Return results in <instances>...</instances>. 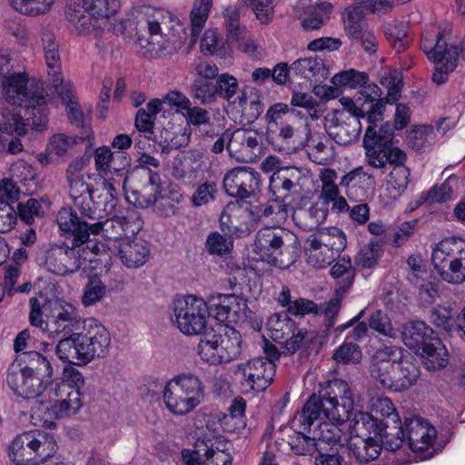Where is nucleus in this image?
<instances>
[{
  "mask_svg": "<svg viewBox=\"0 0 465 465\" xmlns=\"http://www.w3.org/2000/svg\"><path fill=\"white\" fill-rule=\"evenodd\" d=\"M322 397L328 404L323 409L327 420L338 424L349 422V429L357 438H375L380 440L382 420L378 416L354 409V397L349 384L340 379L330 381L322 388Z\"/></svg>",
  "mask_w": 465,
  "mask_h": 465,
  "instance_id": "1",
  "label": "nucleus"
},
{
  "mask_svg": "<svg viewBox=\"0 0 465 465\" xmlns=\"http://www.w3.org/2000/svg\"><path fill=\"white\" fill-rule=\"evenodd\" d=\"M110 343L111 337L106 328L90 323L84 331L61 338L55 346V354L64 362L86 365L96 357H104Z\"/></svg>",
  "mask_w": 465,
  "mask_h": 465,
  "instance_id": "2",
  "label": "nucleus"
},
{
  "mask_svg": "<svg viewBox=\"0 0 465 465\" xmlns=\"http://www.w3.org/2000/svg\"><path fill=\"white\" fill-rule=\"evenodd\" d=\"M325 397H322V389L319 392L312 393L304 403L302 411L297 413L294 418V425L298 426L299 430L294 436L290 438L289 445L291 450L296 455L312 456L318 453L325 445V440L315 434L309 436L312 426L320 428L322 420L327 419V413L323 409L328 408Z\"/></svg>",
  "mask_w": 465,
  "mask_h": 465,
  "instance_id": "3",
  "label": "nucleus"
},
{
  "mask_svg": "<svg viewBox=\"0 0 465 465\" xmlns=\"http://www.w3.org/2000/svg\"><path fill=\"white\" fill-rule=\"evenodd\" d=\"M300 245L298 237L290 231L264 227L256 233L253 251L262 261L285 268L295 262Z\"/></svg>",
  "mask_w": 465,
  "mask_h": 465,
  "instance_id": "4",
  "label": "nucleus"
},
{
  "mask_svg": "<svg viewBox=\"0 0 465 465\" xmlns=\"http://www.w3.org/2000/svg\"><path fill=\"white\" fill-rule=\"evenodd\" d=\"M80 218L72 207L62 208L56 215V223L61 232H75L76 241L84 242L90 234H102L104 238L116 241L125 236L129 228V219L124 215H114L104 222L88 223Z\"/></svg>",
  "mask_w": 465,
  "mask_h": 465,
  "instance_id": "5",
  "label": "nucleus"
},
{
  "mask_svg": "<svg viewBox=\"0 0 465 465\" xmlns=\"http://www.w3.org/2000/svg\"><path fill=\"white\" fill-rule=\"evenodd\" d=\"M394 127L390 122L381 124L379 130L369 125L363 137V147L367 163L373 168L383 170L387 164L394 167L405 165L407 155L393 145Z\"/></svg>",
  "mask_w": 465,
  "mask_h": 465,
  "instance_id": "6",
  "label": "nucleus"
},
{
  "mask_svg": "<svg viewBox=\"0 0 465 465\" xmlns=\"http://www.w3.org/2000/svg\"><path fill=\"white\" fill-rule=\"evenodd\" d=\"M163 397L172 413L183 416L201 403L204 397V386L197 375L180 373L166 383Z\"/></svg>",
  "mask_w": 465,
  "mask_h": 465,
  "instance_id": "7",
  "label": "nucleus"
},
{
  "mask_svg": "<svg viewBox=\"0 0 465 465\" xmlns=\"http://www.w3.org/2000/svg\"><path fill=\"white\" fill-rule=\"evenodd\" d=\"M57 444L53 435L30 430L16 436L9 447V457L15 465H40L54 457Z\"/></svg>",
  "mask_w": 465,
  "mask_h": 465,
  "instance_id": "8",
  "label": "nucleus"
},
{
  "mask_svg": "<svg viewBox=\"0 0 465 465\" xmlns=\"http://www.w3.org/2000/svg\"><path fill=\"white\" fill-rule=\"evenodd\" d=\"M420 49L427 58L437 64L431 79L437 84H445L449 73L458 64L459 53L455 45H449L444 32L435 26L427 28L421 35Z\"/></svg>",
  "mask_w": 465,
  "mask_h": 465,
  "instance_id": "9",
  "label": "nucleus"
},
{
  "mask_svg": "<svg viewBox=\"0 0 465 465\" xmlns=\"http://www.w3.org/2000/svg\"><path fill=\"white\" fill-rule=\"evenodd\" d=\"M299 114L282 103L274 104L267 110L266 136L275 150L283 152L289 149L295 133L299 130L297 120Z\"/></svg>",
  "mask_w": 465,
  "mask_h": 465,
  "instance_id": "10",
  "label": "nucleus"
},
{
  "mask_svg": "<svg viewBox=\"0 0 465 465\" xmlns=\"http://www.w3.org/2000/svg\"><path fill=\"white\" fill-rule=\"evenodd\" d=\"M43 312L46 320L44 322L43 331L48 333L51 338L63 335L68 337L72 333H77L83 321L77 309L60 300L47 301L43 304Z\"/></svg>",
  "mask_w": 465,
  "mask_h": 465,
  "instance_id": "11",
  "label": "nucleus"
},
{
  "mask_svg": "<svg viewBox=\"0 0 465 465\" xmlns=\"http://www.w3.org/2000/svg\"><path fill=\"white\" fill-rule=\"evenodd\" d=\"M173 311L177 328L183 333L196 335L208 330V304L203 299L193 295L177 298L173 301Z\"/></svg>",
  "mask_w": 465,
  "mask_h": 465,
  "instance_id": "12",
  "label": "nucleus"
},
{
  "mask_svg": "<svg viewBox=\"0 0 465 465\" xmlns=\"http://www.w3.org/2000/svg\"><path fill=\"white\" fill-rule=\"evenodd\" d=\"M151 38L160 35L163 43L158 42L160 50L165 54H172L181 49L188 38V33L183 24L169 12L158 11L157 16L147 21Z\"/></svg>",
  "mask_w": 465,
  "mask_h": 465,
  "instance_id": "13",
  "label": "nucleus"
},
{
  "mask_svg": "<svg viewBox=\"0 0 465 465\" xmlns=\"http://www.w3.org/2000/svg\"><path fill=\"white\" fill-rule=\"evenodd\" d=\"M72 237V245L56 246L51 249L46 257V266L57 275L71 274L78 270L91 258L86 257V251L82 247L84 242L76 241L75 232H62Z\"/></svg>",
  "mask_w": 465,
  "mask_h": 465,
  "instance_id": "14",
  "label": "nucleus"
},
{
  "mask_svg": "<svg viewBox=\"0 0 465 465\" xmlns=\"http://www.w3.org/2000/svg\"><path fill=\"white\" fill-rule=\"evenodd\" d=\"M406 442L409 448L419 455L421 460L434 456V442L437 437L436 429L425 419L419 416L405 417Z\"/></svg>",
  "mask_w": 465,
  "mask_h": 465,
  "instance_id": "15",
  "label": "nucleus"
},
{
  "mask_svg": "<svg viewBox=\"0 0 465 465\" xmlns=\"http://www.w3.org/2000/svg\"><path fill=\"white\" fill-rule=\"evenodd\" d=\"M302 173L299 168L288 166L272 173L269 183V196L276 197L279 203H286L296 208L301 194Z\"/></svg>",
  "mask_w": 465,
  "mask_h": 465,
  "instance_id": "16",
  "label": "nucleus"
},
{
  "mask_svg": "<svg viewBox=\"0 0 465 465\" xmlns=\"http://www.w3.org/2000/svg\"><path fill=\"white\" fill-rule=\"evenodd\" d=\"M276 365L262 357H257L240 363L236 373L242 377L241 385L244 392L264 391L273 381Z\"/></svg>",
  "mask_w": 465,
  "mask_h": 465,
  "instance_id": "17",
  "label": "nucleus"
},
{
  "mask_svg": "<svg viewBox=\"0 0 465 465\" xmlns=\"http://www.w3.org/2000/svg\"><path fill=\"white\" fill-rule=\"evenodd\" d=\"M5 381L14 394L24 399H35L45 389V381L40 376L32 374L15 361L6 371Z\"/></svg>",
  "mask_w": 465,
  "mask_h": 465,
  "instance_id": "18",
  "label": "nucleus"
},
{
  "mask_svg": "<svg viewBox=\"0 0 465 465\" xmlns=\"http://www.w3.org/2000/svg\"><path fill=\"white\" fill-rule=\"evenodd\" d=\"M260 176L252 168L236 167L226 173L223 186L227 195L244 200L253 196L258 190Z\"/></svg>",
  "mask_w": 465,
  "mask_h": 465,
  "instance_id": "19",
  "label": "nucleus"
},
{
  "mask_svg": "<svg viewBox=\"0 0 465 465\" xmlns=\"http://www.w3.org/2000/svg\"><path fill=\"white\" fill-rule=\"evenodd\" d=\"M54 88L61 98L63 104L65 105L69 122L81 130L79 140L82 142L85 140L90 142V139L93 136L90 115L91 110H88L86 114H84L81 105L74 95L72 84L70 82H64L62 84L54 86Z\"/></svg>",
  "mask_w": 465,
  "mask_h": 465,
  "instance_id": "20",
  "label": "nucleus"
},
{
  "mask_svg": "<svg viewBox=\"0 0 465 465\" xmlns=\"http://www.w3.org/2000/svg\"><path fill=\"white\" fill-rule=\"evenodd\" d=\"M401 348L385 347L376 351L371 366V375L383 388L395 391L396 363Z\"/></svg>",
  "mask_w": 465,
  "mask_h": 465,
  "instance_id": "21",
  "label": "nucleus"
},
{
  "mask_svg": "<svg viewBox=\"0 0 465 465\" xmlns=\"http://www.w3.org/2000/svg\"><path fill=\"white\" fill-rule=\"evenodd\" d=\"M44 90L39 84H28V77L24 73L13 74L3 81V94L12 105H26L32 98Z\"/></svg>",
  "mask_w": 465,
  "mask_h": 465,
  "instance_id": "22",
  "label": "nucleus"
},
{
  "mask_svg": "<svg viewBox=\"0 0 465 465\" xmlns=\"http://www.w3.org/2000/svg\"><path fill=\"white\" fill-rule=\"evenodd\" d=\"M226 136H230V142H227L226 149L231 156L245 160V156L251 159L253 155H256V153H261L262 136L256 130L238 128L232 131L227 129Z\"/></svg>",
  "mask_w": 465,
  "mask_h": 465,
  "instance_id": "23",
  "label": "nucleus"
},
{
  "mask_svg": "<svg viewBox=\"0 0 465 465\" xmlns=\"http://www.w3.org/2000/svg\"><path fill=\"white\" fill-rule=\"evenodd\" d=\"M325 129L336 143L349 145L359 138L361 124L358 117L347 116L344 112H335Z\"/></svg>",
  "mask_w": 465,
  "mask_h": 465,
  "instance_id": "24",
  "label": "nucleus"
},
{
  "mask_svg": "<svg viewBox=\"0 0 465 465\" xmlns=\"http://www.w3.org/2000/svg\"><path fill=\"white\" fill-rule=\"evenodd\" d=\"M347 116L366 118L370 125H374L383 120L384 105L381 101L374 102L360 95L356 99L341 97L340 100Z\"/></svg>",
  "mask_w": 465,
  "mask_h": 465,
  "instance_id": "25",
  "label": "nucleus"
},
{
  "mask_svg": "<svg viewBox=\"0 0 465 465\" xmlns=\"http://www.w3.org/2000/svg\"><path fill=\"white\" fill-rule=\"evenodd\" d=\"M69 195L74 207L80 212V218L95 219L96 203L94 201V191L84 181V176L67 178Z\"/></svg>",
  "mask_w": 465,
  "mask_h": 465,
  "instance_id": "26",
  "label": "nucleus"
},
{
  "mask_svg": "<svg viewBox=\"0 0 465 465\" xmlns=\"http://www.w3.org/2000/svg\"><path fill=\"white\" fill-rule=\"evenodd\" d=\"M465 250V240L449 237L441 240L432 251L431 261L439 274L447 271L450 263H453Z\"/></svg>",
  "mask_w": 465,
  "mask_h": 465,
  "instance_id": "27",
  "label": "nucleus"
},
{
  "mask_svg": "<svg viewBox=\"0 0 465 465\" xmlns=\"http://www.w3.org/2000/svg\"><path fill=\"white\" fill-rule=\"evenodd\" d=\"M216 333L220 353L224 362L235 360L242 351V336L234 328L227 324L216 323L212 327Z\"/></svg>",
  "mask_w": 465,
  "mask_h": 465,
  "instance_id": "28",
  "label": "nucleus"
},
{
  "mask_svg": "<svg viewBox=\"0 0 465 465\" xmlns=\"http://www.w3.org/2000/svg\"><path fill=\"white\" fill-rule=\"evenodd\" d=\"M52 357L37 351H28L16 355L14 360L19 365L47 382L54 376Z\"/></svg>",
  "mask_w": 465,
  "mask_h": 465,
  "instance_id": "29",
  "label": "nucleus"
},
{
  "mask_svg": "<svg viewBox=\"0 0 465 465\" xmlns=\"http://www.w3.org/2000/svg\"><path fill=\"white\" fill-rule=\"evenodd\" d=\"M438 338L437 333L425 322L411 321L406 322L401 331L403 343L411 350H420L432 339Z\"/></svg>",
  "mask_w": 465,
  "mask_h": 465,
  "instance_id": "30",
  "label": "nucleus"
},
{
  "mask_svg": "<svg viewBox=\"0 0 465 465\" xmlns=\"http://www.w3.org/2000/svg\"><path fill=\"white\" fill-rule=\"evenodd\" d=\"M383 446L375 438H356L346 444L348 456L360 464H368L379 458Z\"/></svg>",
  "mask_w": 465,
  "mask_h": 465,
  "instance_id": "31",
  "label": "nucleus"
},
{
  "mask_svg": "<svg viewBox=\"0 0 465 465\" xmlns=\"http://www.w3.org/2000/svg\"><path fill=\"white\" fill-rule=\"evenodd\" d=\"M395 391L408 390L415 384L420 375V370L417 360L410 353L407 355L398 354L396 371Z\"/></svg>",
  "mask_w": 465,
  "mask_h": 465,
  "instance_id": "32",
  "label": "nucleus"
},
{
  "mask_svg": "<svg viewBox=\"0 0 465 465\" xmlns=\"http://www.w3.org/2000/svg\"><path fill=\"white\" fill-rule=\"evenodd\" d=\"M43 50L48 75L53 86L64 83L61 72V60L59 54V45L54 35L51 33H43L42 35Z\"/></svg>",
  "mask_w": 465,
  "mask_h": 465,
  "instance_id": "33",
  "label": "nucleus"
},
{
  "mask_svg": "<svg viewBox=\"0 0 465 465\" xmlns=\"http://www.w3.org/2000/svg\"><path fill=\"white\" fill-rule=\"evenodd\" d=\"M460 311L451 307L437 305L429 311V321L437 329L449 336H457Z\"/></svg>",
  "mask_w": 465,
  "mask_h": 465,
  "instance_id": "34",
  "label": "nucleus"
},
{
  "mask_svg": "<svg viewBox=\"0 0 465 465\" xmlns=\"http://www.w3.org/2000/svg\"><path fill=\"white\" fill-rule=\"evenodd\" d=\"M407 430L405 420L401 421L400 416L397 420H382L380 443L386 450L396 451L406 442Z\"/></svg>",
  "mask_w": 465,
  "mask_h": 465,
  "instance_id": "35",
  "label": "nucleus"
},
{
  "mask_svg": "<svg viewBox=\"0 0 465 465\" xmlns=\"http://www.w3.org/2000/svg\"><path fill=\"white\" fill-rule=\"evenodd\" d=\"M291 68L292 74L310 81L320 82L325 80L329 74L323 59L318 55L300 58L291 64Z\"/></svg>",
  "mask_w": 465,
  "mask_h": 465,
  "instance_id": "36",
  "label": "nucleus"
},
{
  "mask_svg": "<svg viewBox=\"0 0 465 465\" xmlns=\"http://www.w3.org/2000/svg\"><path fill=\"white\" fill-rule=\"evenodd\" d=\"M150 254L146 242L127 241L120 244L119 257L128 268H137L143 265Z\"/></svg>",
  "mask_w": 465,
  "mask_h": 465,
  "instance_id": "37",
  "label": "nucleus"
},
{
  "mask_svg": "<svg viewBox=\"0 0 465 465\" xmlns=\"http://www.w3.org/2000/svg\"><path fill=\"white\" fill-rule=\"evenodd\" d=\"M46 94L45 90L32 98L25 107L27 121L32 127L37 131H42L46 127L48 123V109L46 105Z\"/></svg>",
  "mask_w": 465,
  "mask_h": 465,
  "instance_id": "38",
  "label": "nucleus"
},
{
  "mask_svg": "<svg viewBox=\"0 0 465 465\" xmlns=\"http://www.w3.org/2000/svg\"><path fill=\"white\" fill-rule=\"evenodd\" d=\"M215 337L216 333L211 327L201 333V339L197 346L200 358L212 365H219L224 362L221 357L218 340Z\"/></svg>",
  "mask_w": 465,
  "mask_h": 465,
  "instance_id": "39",
  "label": "nucleus"
},
{
  "mask_svg": "<svg viewBox=\"0 0 465 465\" xmlns=\"http://www.w3.org/2000/svg\"><path fill=\"white\" fill-rule=\"evenodd\" d=\"M426 367L430 370L443 368L448 363V351L438 337L423 346L420 351Z\"/></svg>",
  "mask_w": 465,
  "mask_h": 465,
  "instance_id": "40",
  "label": "nucleus"
},
{
  "mask_svg": "<svg viewBox=\"0 0 465 465\" xmlns=\"http://www.w3.org/2000/svg\"><path fill=\"white\" fill-rule=\"evenodd\" d=\"M194 192L191 196L193 207H202L216 200L219 193L218 183L213 178L200 180L193 184Z\"/></svg>",
  "mask_w": 465,
  "mask_h": 465,
  "instance_id": "41",
  "label": "nucleus"
},
{
  "mask_svg": "<svg viewBox=\"0 0 465 465\" xmlns=\"http://www.w3.org/2000/svg\"><path fill=\"white\" fill-rule=\"evenodd\" d=\"M213 0H195L190 14V42L194 45L209 17Z\"/></svg>",
  "mask_w": 465,
  "mask_h": 465,
  "instance_id": "42",
  "label": "nucleus"
},
{
  "mask_svg": "<svg viewBox=\"0 0 465 465\" xmlns=\"http://www.w3.org/2000/svg\"><path fill=\"white\" fill-rule=\"evenodd\" d=\"M236 301L235 294H222L218 293L216 296H213L208 304V314L207 316H213L218 322H226L231 314V306Z\"/></svg>",
  "mask_w": 465,
  "mask_h": 465,
  "instance_id": "43",
  "label": "nucleus"
},
{
  "mask_svg": "<svg viewBox=\"0 0 465 465\" xmlns=\"http://www.w3.org/2000/svg\"><path fill=\"white\" fill-rule=\"evenodd\" d=\"M291 337L286 339L284 342V354H294L296 351H301L303 353L307 351L312 343L316 339L317 335L313 331H307L306 329H298L295 326L293 331H290Z\"/></svg>",
  "mask_w": 465,
  "mask_h": 465,
  "instance_id": "44",
  "label": "nucleus"
},
{
  "mask_svg": "<svg viewBox=\"0 0 465 465\" xmlns=\"http://www.w3.org/2000/svg\"><path fill=\"white\" fill-rule=\"evenodd\" d=\"M223 25L226 29L227 43L243 38L247 28L241 23L240 10L236 5H229L223 11Z\"/></svg>",
  "mask_w": 465,
  "mask_h": 465,
  "instance_id": "45",
  "label": "nucleus"
},
{
  "mask_svg": "<svg viewBox=\"0 0 465 465\" xmlns=\"http://www.w3.org/2000/svg\"><path fill=\"white\" fill-rule=\"evenodd\" d=\"M369 82V74L351 68L335 74L331 78V83L336 87H344L349 89H357L365 87Z\"/></svg>",
  "mask_w": 465,
  "mask_h": 465,
  "instance_id": "46",
  "label": "nucleus"
},
{
  "mask_svg": "<svg viewBox=\"0 0 465 465\" xmlns=\"http://www.w3.org/2000/svg\"><path fill=\"white\" fill-rule=\"evenodd\" d=\"M344 28L347 35L351 38L362 37L364 32L365 11L358 4L345 10Z\"/></svg>",
  "mask_w": 465,
  "mask_h": 465,
  "instance_id": "47",
  "label": "nucleus"
},
{
  "mask_svg": "<svg viewBox=\"0 0 465 465\" xmlns=\"http://www.w3.org/2000/svg\"><path fill=\"white\" fill-rule=\"evenodd\" d=\"M74 4H82L95 19L110 17L120 7L119 0H74Z\"/></svg>",
  "mask_w": 465,
  "mask_h": 465,
  "instance_id": "48",
  "label": "nucleus"
},
{
  "mask_svg": "<svg viewBox=\"0 0 465 465\" xmlns=\"http://www.w3.org/2000/svg\"><path fill=\"white\" fill-rule=\"evenodd\" d=\"M65 16L69 23L73 25L79 33L87 32L91 27V18L93 15L88 10L84 9L82 4H74V0H71L66 10Z\"/></svg>",
  "mask_w": 465,
  "mask_h": 465,
  "instance_id": "49",
  "label": "nucleus"
},
{
  "mask_svg": "<svg viewBox=\"0 0 465 465\" xmlns=\"http://www.w3.org/2000/svg\"><path fill=\"white\" fill-rule=\"evenodd\" d=\"M382 254V243L378 240H371L360 250L355 257V262L358 266L370 269L377 264Z\"/></svg>",
  "mask_w": 465,
  "mask_h": 465,
  "instance_id": "50",
  "label": "nucleus"
},
{
  "mask_svg": "<svg viewBox=\"0 0 465 465\" xmlns=\"http://www.w3.org/2000/svg\"><path fill=\"white\" fill-rule=\"evenodd\" d=\"M215 81L205 78H196L191 85V95L202 104H210L217 97Z\"/></svg>",
  "mask_w": 465,
  "mask_h": 465,
  "instance_id": "51",
  "label": "nucleus"
},
{
  "mask_svg": "<svg viewBox=\"0 0 465 465\" xmlns=\"http://www.w3.org/2000/svg\"><path fill=\"white\" fill-rule=\"evenodd\" d=\"M433 141V127L420 125L411 129L407 135V143L413 150L420 152L430 146Z\"/></svg>",
  "mask_w": 465,
  "mask_h": 465,
  "instance_id": "52",
  "label": "nucleus"
},
{
  "mask_svg": "<svg viewBox=\"0 0 465 465\" xmlns=\"http://www.w3.org/2000/svg\"><path fill=\"white\" fill-rule=\"evenodd\" d=\"M238 103L242 108V117L252 124L256 121L263 112L264 105L260 100V96L256 94L255 98L248 102V97L245 93H242L233 102Z\"/></svg>",
  "mask_w": 465,
  "mask_h": 465,
  "instance_id": "53",
  "label": "nucleus"
},
{
  "mask_svg": "<svg viewBox=\"0 0 465 465\" xmlns=\"http://www.w3.org/2000/svg\"><path fill=\"white\" fill-rule=\"evenodd\" d=\"M384 35L398 53L404 51L409 45L410 39L403 24L390 23L384 25Z\"/></svg>",
  "mask_w": 465,
  "mask_h": 465,
  "instance_id": "54",
  "label": "nucleus"
},
{
  "mask_svg": "<svg viewBox=\"0 0 465 465\" xmlns=\"http://www.w3.org/2000/svg\"><path fill=\"white\" fill-rule=\"evenodd\" d=\"M233 242L225 234L211 232L206 239L205 248L210 254L223 256L231 252Z\"/></svg>",
  "mask_w": 465,
  "mask_h": 465,
  "instance_id": "55",
  "label": "nucleus"
},
{
  "mask_svg": "<svg viewBox=\"0 0 465 465\" xmlns=\"http://www.w3.org/2000/svg\"><path fill=\"white\" fill-rule=\"evenodd\" d=\"M50 391L54 392L56 397L66 400L69 406L75 413L83 406L81 389L68 387L66 384H49Z\"/></svg>",
  "mask_w": 465,
  "mask_h": 465,
  "instance_id": "56",
  "label": "nucleus"
},
{
  "mask_svg": "<svg viewBox=\"0 0 465 465\" xmlns=\"http://www.w3.org/2000/svg\"><path fill=\"white\" fill-rule=\"evenodd\" d=\"M259 219L264 217L269 218L273 215L280 219L286 218L290 210L295 208L292 205L283 203H279L276 197L269 196V200L265 204H261L256 207Z\"/></svg>",
  "mask_w": 465,
  "mask_h": 465,
  "instance_id": "57",
  "label": "nucleus"
},
{
  "mask_svg": "<svg viewBox=\"0 0 465 465\" xmlns=\"http://www.w3.org/2000/svg\"><path fill=\"white\" fill-rule=\"evenodd\" d=\"M267 325L274 339H282L284 335H289L291 331L295 329V322L288 317L286 313H274L269 317Z\"/></svg>",
  "mask_w": 465,
  "mask_h": 465,
  "instance_id": "58",
  "label": "nucleus"
},
{
  "mask_svg": "<svg viewBox=\"0 0 465 465\" xmlns=\"http://www.w3.org/2000/svg\"><path fill=\"white\" fill-rule=\"evenodd\" d=\"M17 217L27 225L34 223L35 218L44 216L45 211L41 203L34 198L28 199L25 203H18Z\"/></svg>",
  "mask_w": 465,
  "mask_h": 465,
  "instance_id": "59",
  "label": "nucleus"
},
{
  "mask_svg": "<svg viewBox=\"0 0 465 465\" xmlns=\"http://www.w3.org/2000/svg\"><path fill=\"white\" fill-rule=\"evenodd\" d=\"M217 96L230 102L239 90L238 80L228 73L221 74L215 79Z\"/></svg>",
  "mask_w": 465,
  "mask_h": 465,
  "instance_id": "60",
  "label": "nucleus"
},
{
  "mask_svg": "<svg viewBox=\"0 0 465 465\" xmlns=\"http://www.w3.org/2000/svg\"><path fill=\"white\" fill-rule=\"evenodd\" d=\"M106 292V286L97 276L91 277L86 283L82 296L84 306H90L99 302Z\"/></svg>",
  "mask_w": 465,
  "mask_h": 465,
  "instance_id": "61",
  "label": "nucleus"
},
{
  "mask_svg": "<svg viewBox=\"0 0 465 465\" xmlns=\"http://www.w3.org/2000/svg\"><path fill=\"white\" fill-rule=\"evenodd\" d=\"M369 327L383 336L390 338L396 336V331L392 327L389 315L381 310H377L371 314Z\"/></svg>",
  "mask_w": 465,
  "mask_h": 465,
  "instance_id": "62",
  "label": "nucleus"
},
{
  "mask_svg": "<svg viewBox=\"0 0 465 465\" xmlns=\"http://www.w3.org/2000/svg\"><path fill=\"white\" fill-rule=\"evenodd\" d=\"M333 359L343 364L357 363L361 359V351L355 342L345 341L335 351Z\"/></svg>",
  "mask_w": 465,
  "mask_h": 465,
  "instance_id": "63",
  "label": "nucleus"
},
{
  "mask_svg": "<svg viewBox=\"0 0 465 465\" xmlns=\"http://www.w3.org/2000/svg\"><path fill=\"white\" fill-rule=\"evenodd\" d=\"M440 277L443 281L450 283H461L465 282V250L453 263H450L447 271L440 272Z\"/></svg>",
  "mask_w": 465,
  "mask_h": 465,
  "instance_id": "64",
  "label": "nucleus"
}]
</instances>
